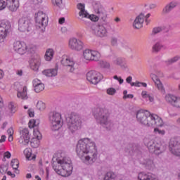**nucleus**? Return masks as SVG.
Returning <instances> with one entry per match:
<instances>
[{
  "mask_svg": "<svg viewBox=\"0 0 180 180\" xmlns=\"http://www.w3.org/2000/svg\"><path fill=\"white\" fill-rule=\"evenodd\" d=\"M123 49H124L127 53H133V49L128 44L123 45Z\"/></svg>",
  "mask_w": 180,
  "mask_h": 180,
  "instance_id": "52",
  "label": "nucleus"
},
{
  "mask_svg": "<svg viewBox=\"0 0 180 180\" xmlns=\"http://www.w3.org/2000/svg\"><path fill=\"white\" fill-rule=\"evenodd\" d=\"M76 152L82 162L86 165H92L98 160L95 142L91 141V139L88 138L79 140L76 146Z\"/></svg>",
  "mask_w": 180,
  "mask_h": 180,
  "instance_id": "1",
  "label": "nucleus"
},
{
  "mask_svg": "<svg viewBox=\"0 0 180 180\" xmlns=\"http://www.w3.org/2000/svg\"><path fill=\"white\" fill-rule=\"evenodd\" d=\"M131 86L140 87L141 86V82H132L131 83Z\"/></svg>",
  "mask_w": 180,
  "mask_h": 180,
  "instance_id": "56",
  "label": "nucleus"
},
{
  "mask_svg": "<svg viewBox=\"0 0 180 180\" xmlns=\"http://www.w3.org/2000/svg\"><path fill=\"white\" fill-rule=\"evenodd\" d=\"M19 8V1L18 0H11L10 1V5L8 6V9L11 12H16Z\"/></svg>",
  "mask_w": 180,
  "mask_h": 180,
  "instance_id": "33",
  "label": "nucleus"
},
{
  "mask_svg": "<svg viewBox=\"0 0 180 180\" xmlns=\"http://www.w3.org/2000/svg\"><path fill=\"white\" fill-rule=\"evenodd\" d=\"M169 150L174 155H180V138L175 137L170 139Z\"/></svg>",
  "mask_w": 180,
  "mask_h": 180,
  "instance_id": "13",
  "label": "nucleus"
},
{
  "mask_svg": "<svg viewBox=\"0 0 180 180\" xmlns=\"http://www.w3.org/2000/svg\"><path fill=\"white\" fill-rule=\"evenodd\" d=\"M113 64L115 65H120L122 70H126L127 68V62L124 58H115L113 60Z\"/></svg>",
  "mask_w": 180,
  "mask_h": 180,
  "instance_id": "28",
  "label": "nucleus"
},
{
  "mask_svg": "<svg viewBox=\"0 0 180 180\" xmlns=\"http://www.w3.org/2000/svg\"><path fill=\"white\" fill-rule=\"evenodd\" d=\"M77 9L80 11L79 12V17L78 19L79 20H82V22H85L86 25H88L89 22L88 20H91V22H96L99 20V17L95 15H89L88 12L85 10V4H78Z\"/></svg>",
  "mask_w": 180,
  "mask_h": 180,
  "instance_id": "6",
  "label": "nucleus"
},
{
  "mask_svg": "<svg viewBox=\"0 0 180 180\" xmlns=\"http://www.w3.org/2000/svg\"><path fill=\"white\" fill-rule=\"evenodd\" d=\"M8 167H9V165L8 164L1 165L0 166V174H2L3 175H4V174L6 172H8Z\"/></svg>",
  "mask_w": 180,
  "mask_h": 180,
  "instance_id": "45",
  "label": "nucleus"
},
{
  "mask_svg": "<svg viewBox=\"0 0 180 180\" xmlns=\"http://www.w3.org/2000/svg\"><path fill=\"white\" fill-rule=\"evenodd\" d=\"M26 50H27V46H26V44H23V46L17 51V53L23 55L26 53Z\"/></svg>",
  "mask_w": 180,
  "mask_h": 180,
  "instance_id": "48",
  "label": "nucleus"
},
{
  "mask_svg": "<svg viewBox=\"0 0 180 180\" xmlns=\"http://www.w3.org/2000/svg\"><path fill=\"white\" fill-rule=\"evenodd\" d=\"M31 2L34 5H39V4H41V0H31Z\"/></svg>",
  "mask_w": 180,
  "mask_h": 180,
  "instance_id": "61",
  "label": "nucleus"
},
{
  "mask_svg": "<svg viewBox=\"0 0 180 180\" xmlns=\"http://www.w3.org/2000/svg\"><path fill=\"white\" fill-rule=\"evenodd\" d=\"M23 44H25V43L21 42L20 41H15L13 44L15 51H18L23 46Z\"/></svg>",
  "mask_w": 180,
  "mask_h": 180,
  "instance_id": "43",
  "label": "nucleus"
},
{
  "mask_svg": "<svg viewBox=\"0 0 180 180\" xmlns=\"http://www.w3.org/2000/svg\"><path fill=\"white\" fill-rule=\"evenodd\" d=\"M83 57L85 60L89 61H99V58H101V53L96 51L86 49L83 52Z\"/></svg>",
  "mask_w": 180,
  "mask_h": 180,
  "instance_id": "14",
  "label": "nucleus"
},
{
  "mask_svg": "<svg viewBox=\"0 0 180 180\" xmlns=\"http://www.w3.org/2000/svg\"><path fill=\"white\" fill-rule=\"evenodd\" d=\"M34 136L35 138H33L30 142L31 147L32 148H37L40 146V140H41V133L39 131V129H34Z\"/></svg>",
  "mask_w": 180,
  "mask_h": 180,
  "instance_id": "20",
  "label": "nucleus"
},
{
  "mask_svg": "<svg viewBox=\"0 0 180 180\" xmlns=\"http://www.w3.org/2000/svg\"><path fill=\"white\" fill-rule=\"evenodd\" d=\"M7 133H8V136H13V127H10L7 130Z\"/></svg>",
  "mask_w": 180,
  "mask_h": 180,
  "instance_id": "59",
  "label": "nucleus"
},
{
  "mask_svg": "<svg viewBox=\"0 0 180 180\" xmlns=\"http://www.w3.org/2000/svg\"><path fill=\"white\" fill-rule=\"evenodd\" d=\"M33 27V24L30 19L22 17L18 20V30L20 32H30Z\"/></svg>",
  "mask_w": 180,
  "mask_h": 180,
  "instance_id": "9",
  "label": "nucleus"
},
{
  "mask_svg": "<svg viewBox=\"0 0 180 180\" xmlns=\"http://www.w3.org/2000/svg\"><path fill=\"white\" fill-rule=\"evenodd\" d=\"M53 169L61 176H67L72 172V165H71V159L64 153L58 154L56 162L52 163Z\"/></svg>",
  "mask_w": 180,
  "mask_h": 180,
  "instance_id": "2",
  "label": "nucleus"
},
{
  "mask_svg": "<svg viewBox=\"0 0 180 180\" xmlns=\"http://www.w3.org/2000/svg\"><path fill=\"white\" fill-rule=\"evenodd\" d=\"M105 24H93L91 25L92 33L98 37H105L108 36V30Z\"/></svg>",
  "mask_w": 180,
  "mask_h": 180,
  "instance_id": "11",
  "label": "nucleus"
},
{
  "mask_svg": "<svg viewBox=\"0 0 180 180\" xmlns=\"http://www.w3.org/2000/svg\"><path fill=\"white\" fill-rule=\"evenodd\" d=\"M24 154L29 161H32V160L36 159V155H33L32 156V149L30 148H26L24 150Z\"/></svg>",
  "mask_w": 180,
  "mask_h": 180,
  "instance_id": "36",
  "label": "nucleus"
},
{
  "mask_svg": "<svg viewBox=\"0 0 180 180\" xmlns=\"http://www.w3.org/2000/svg\"><path fill=\"white\" fill-rule=\"evenodd\" d=\"M179 60V56H174L167 60H166L165 63L166 65H172L174 63H176Z\"/></svg>",
  "mask_w": 180,
  "mask_h": 180,
  "instance_id": "41",
  "label": "nucleus"
},
{
  "mask_svg": "<svg viewBox=\"0 0 180 180\" xmlns=\"http://www.w3.org/2000/svg\"><path fill=\"white\" fill-rule=\"evenodd\" d=\"M40 124V120L37 119V120H31L29 122V127L30 129H37L39 125Z\"/></svg>",
  "mask_w": 180,
  "mask_h": 180,
  "instance_id": "37",
  "label": "nucleus"
},
{
  "mask_svg": "<svg viewBox=\"0 0 180 180\" xmlns=\"http://www.w3.org/2000/svg\"><path fill=\"white\" fill-rule=\"evenodd\" d=\"M18 98H21V99H27V87L24 86L22 92H18L17 94Z\"/></svg>",
  "mask_w": 180,
  "mask_h": 180,
  "instance_id": "38",
  "label": "nucleus"
},
{
  "mask_svg": "<svg viewBox=\"0 0 180 180\" xmlns=\"http://www.w3.org/2000/svg\"><path fill=\"white\" fill-rule=\"evenodd\" d=\"M142 98L149 102H154V96L153 95L147 94V91H142L141 93Z\"/></svg>",
  "mask_w": 180,
  "mask_h": 180,
  "instance_id": "39",
  "label": "nucleus"
},
{
  "mask_svg": "<svg viewBox=\"0 0 180 180\" xmlns=\"http://www.w3.org/2000/svg\"><path fill=\"white\" fill-rule=\"evenodd\" d=\"M116 178V174L113 172H108L104 176V180H113Z\"/></svg>",
  "mask_w": 180,
  "mask_h": 180,
  "instance_id": "40",
  "label": "nucleus"
},
{
  "mask_svg": "<svg viewBox=\"0 0 180 180\" xmlns=\"http://www.w3.org/2000/svg\"><path fill=\"white\" fill-rule=\"evenodd\" d=\"M164 77V74L162 73L161 71H157L156 74L151 73L150 74V77L156 86L158 87V89L160 91H162L164 89V86H162V83H161V80H160V78Z\"/></svg>",
  "mask_w": 180,
  "mask_h": 180,
  "instance_id": "18",
  "label": "nucleus"
},
{
  "mask_svg": "<svg viewBox=\"0 0 180 180\" xmlns=\"http://www.w3.org/2000/svg\"><path fill=\"white\" fill-rule=\"evenodd\" d=\"M162 49H164V50H165L167 47L164 46L162 44H161V42H156L152 46V53L157 54L161 51Z\"/></svg>",
  "mask_w": 180,
  "mask_h": 180,
  "instance_id": "31",
  "label": "nucleus"
},
{
  "mask_svg": "<svg viewBox=\"0 0 180 180\" xmlns=\"http://www.w3.org/2000/svg\"><path fill=\"white\" fill-rule=\"evenodd\" d=\"M150 126H156L157 127H162L164 126V122L161 117H158L157 115H152L151 120L149 124V127Z\"/></svg>",
  "mask_w": 180,
  "mask_h": 180,
  "instance_id": "23",
  "label": "nucleus"
},
{
  "mask_svg": "<svg viewBox=\"0 0 180 180\" xmlns=\"http://www.w3.org/2000/svg\"><path fill=\"white\" fill-rule=\"evenodd\" d=\"M11 30V23L8 21L0 22V43H4Z\"/></svg>",
  "mask_w": 180,
  "mask_h": 180,
  "instance_id": "12",
  "label": "nucleus"
},
{
  "mask_svg": "<svg viewBox=\"0 0 180 180\" xmlns=\"http://www.w3.org/2000/svg\"><path fill=\"white\" fill-rule=\"evenodd\" d=\"M178 6V2L173 1L170 3L167 4L165 8L162 10L163 13H169L171 11H173V9H175Z\"/></svg>",
  "mask_w": 180,
  "mask_h": 180,
  "instance_id": "30",
  "label": "nucleus"
},
{
  "mask_svg": "<svg viewBox=\"0 0 180 180\" xmlns=\"http://www.w3.org/2000/svg\"><path fill=\"white\" fill-rule=\"evenodd\" d=\"M165 101L167 103H170L172 106L180 108V97H177L172 94H167L165 96Z\"/></svg>",
  "mask_w": 180,
  "mask_h": 180,
  "instance_id": "21",
  "label": "nucleus"
},
{
  "mask_svg": "<svg viewBox=\"0 0 180 180\" xmlns=\"http://www.w3.org/2000/svg\"><path fill=\"white\" fill-rule=\"evenodd\" d=\"M93 115L103 127L106 129L108 131L112 130L113 127V122L109 120L110 117V111L105 107L94 108L92 110Z\"/></svg>",
  "mask_w": 180,
  "mask_h": 180,
  "instance_id": "3",
  "label": "nucleus"
},
{
  "mask_svg": "<svg viewBox=\"0 0 180 180\" xmlns=\"http://www.w3.org/2000/svg\"><path fill=\"white\" fill-rule=\"evenodd\" d=\"M107 94L108 95H115L116 94V89L115 88H109L107 89Z\"/></svg>",
  "mask_w": 180,
  "mask_h": 180,
  "instance_id": "51",
  "label": "nucleus"
},
{
  "mask_svg": "<svg viewBox=\"0 0 180 180\" xmlns=\"http://www.w3.org/2000/svg\"><path fill=\"white\" fill-rule=\"evenodd\" d=\"M8 110L10 113L13 115V113H15L16 112V105H15V103L10 102L8 103Z\"/></svg>",
  "mask_w": 180,
  "mask_h": 180,
  "instance_id": "42",
  "label": "nucleus"
},
{
  "mask_svg": "<svg viewBox=\"0 0 180 180\" xmlns=\"http://www.w3.org/2000/svg\"><path fill=\"white\" fill-rule=\"evenodd\" d=\"M28 115L30 117H34V111H31V110H28Z\"/></svg>",
  "mask_w": 180,
  "mask_h": 180,
  "instance_id": "63",
  "label": "nucleus"
},
{
  "mask_svg": "<svg viewBox=\"0 0 180 180\" xmlns=\"http://www.w3.org/2000/svg\"><path fill=\"white\" fill-rule=\"evenodd\" d=\"M56 5L58 8H61L63 6V0H56Z\"/></svg>",
  "mask_w": 180,
  "mask_h": 180,
  "instance_id": "57",
  "label": "nucleus"
},
{
  "mask_svg": "<svg viewBox=\"0 0 180 180\" xmlns=\"http://www.w3.org/2000/svg\"><path fill=\"white\" fill-rule=\"evenodd\" d=\"M30 65L33 71H38L39 68L40 67V57L37 56L35 58H32L30 60Z\"/></svg>",
  "mask_w": 180,
  "mask_h": 180,
  "instance_id": "27",
  "label": "nucleus"
},
{
  "mask_svg": "<svg viewBox=\"0 0 180 180\" xmlns=\"http://www.w3.org/2000/svg\"><path fill=\"white\" fill-rule=\"evenodd\" d=\"M20 141L24 144V146H27L30 142V135L29 134V129L24 128L20 130Z\"/></svg>",
  "mask_w": 180,
  "mask_h": 180,
  "instance_id": "22",
  "label": "nucleus"
},
{
  "mask_svg": "<svg viewBox=\"0 0 180 180\" xmlns=\"http://www.w3.org/2000/svg\"><path fill=\"white\" fill-rule=\"evenodd\" d=\"M86 79L91 84L96 85L101 82V77H99V73L95 70H91L87 72Z\"/></svg>",
  "mask_w": 180,
  "mask_h": 180,
  "instance_id": "17",
  "label": "nucleus"
},
{
  "mask_svg": "<svg viewBox=\"0 0 180 180\" xmlns=\"http://www.w3.org/2000/svg\"><path fill=\"white\" fill-rule=\"evenodd\" d=\"M145 146L155 155H160L167 150V143L160 139H145Z\"/></svg>",
  "mask_w": 180,
  "mask_h": 180,
  "instance_id": "4",
  "label": "nucleus"
},
{
  "mask_svg": "<svg viewBox=\"0 0 180 180\" xmlns=\"http://www.w3.org/2000/svg\"><path fill=\"white\" fill-rule=\"evenodd\" d=\"M149 63V67H150V72H153L155 68V65L153 64V61H148Z\"/></svg>",
  "mask_w": 180,
  "mask_h": 180,
  "instance_id": "55",
  "label": "nucleus"
},
{
  "mask_svg": "<svg viewBox=\"0 0 180 180\" xmlns=\"http://www.w3.org/2000/svg\"><path fill=\"white\" fill-rule=\"evenodd\" d=\"M35 92L39 94L44 89V84L39 79H34L32 82Z\"/></svg>",
  "mask_w": 180,
  "mask_h": 180,
  "instance_id": "29",
  "label": "nucleus"
},
{
  "mask_svg": "<svg viewBox=\"0 0 180 180\" xmlns=\"http://www.w3.org/2000/svg\"><path fill=\"white\" fill-rule=\"evenodd\" d=\"M131 81H133V77L131 76H129L128 77H127L126 82L127 84H129L130 85H131V84H133V82H131Z\"/></svg>",
  "mask_w": 180,
  "mask_h": 180,
  "instance_id": "58",
  "label": "nucleus"
},
{
  "mask_svg": "<svg viewBox=\"0 0 180 180\" xmlns=\"http://www.w3.org/2000/svg\"><path fill=\"white\" fill-rule=\"evenodd\" d=\"M161 29H163L162 30V32H164V33H168V32H169V28L165 27V26H162V27H160Z\"/></svg>",
  "mask_w": 180,
  "mask_h": 180,
  "instance_id": "62",
  "label": "nucleus"
},
{
  "mask_svg": "<svg viewBox=\"0 0 180 180\" xmlns=\"http://www.w3.org/2000/svg\"><path fill=\"white\" fill-rule=\"evenodd\" d=\"M4 157H6V158H11L12 155L8 151H7L4 153Z\"/></svg>",
  "mask_w": 180,
  "mask_h": 180,
  "instance_id": "64",
  "label": "nucleus"
},
{
  "mask_svg": "<svg viewBox=\"0 0 180 180\" xmlns=\"http://www.w3.org/2000/svg\"><path fill=\"white\" fill-rule=\"evenodd\" d=\"M53 57H54V49H48L44 56L46 61H51V60H53Z\"/></svg>",
  "mask_w": 180,
  "mask_h": 180,
  "instance_id": "35",
  "label": "nucleus"
},
{
  "mask_svg": "<svg viewBox=\"0 0 180 180\" xmlns=\"http://www.w3.org/2000/svg\"><path fill=\"white\" fill-rule=\"evenodd\" d=\"M151 116L152 115L150 114V112L148 111L143 112L139 110L136 112L137 122H139V123H141V124L147 126L148 127H150V122H151Z\"/></svg>",
  "mask_w": 180,
  "mask_h": 180,
  "instance_id": "8",
  "label": "nucleus"
},
{
  "mask_svg": "<svg viewBox=\"0 0 180 180\" xmlns=\"http://www.w3.org/2000/svg\"><path fill=\"white\" fill-rule=\"evenodd\" d=\"M42 74L46 77H56L58 74V70L57 68L45 70L42 72Z\"/></svg>",
  "mask_w": 180,
  "mask_h": 180,
  "instance_id": "34",
  "label": "nucleus"
},
{
  "mask_svg": "<svg viewBox=\"0 0 180 180\" xmlns=\"http://www.w3.org/2000/svg\"><path fill=\"white\" fill-rule=\"evenodd\" d=\"M154 131L156 133V134H160L161 136H164V134H165V131L161 130L158 128H155Z\"/></svg>",
  "mask_w": 180,
  "mask_h": 180,
  "instance_id": "53",
  "label": "nucleus"
},
{
  "mask_svg": "<svg viewBox=\"0 0 180 180\" xmlns=\"http://www.w3.org/2000/svg\"><path fill=\"white\" fill-rule=\"evenodd\" d=\"M139 148H140L139 145L136 143H130L126 146L125 152L128 153V154H130L131 153L139 150Z\"/></svg>",
  "mask_w": 180,
  "mask_h": 180,
  "instance_id": "32",
  "label": "nucleus"
},
{
  "mask_svg": "<svg viewBox=\"0 0 180 180\" xmlns=\"http://www.w3.org/2000/svg\"><path fill=\"white\" fill-rule=\"evenodd\" d=\"M49 121L51 124V130L57 131L63 127V118L61 114L57 112H51L49 115Z\"/></svg>",
  "mask_w": 180,
  "mask_h": 180,
  "instance_id": "7",
  "label": "nucleus"
},
{
  "mask_svg": "<svg viewBox=\"0 0 180 180\" xmlns=\"http://www.w3.org/2000/svg\"><path fill=\"white\" fill-rule=\"evenodd\" d=\"M11 166L13 169H18V168H19V160H18V159H13L11 162Z\"/></svg>",
  "mask_w": 180,
  "mask_h": 180,
  "instance_id": "44",
  "label": "nucleus"
},
{
  "mask_svg": "<svg viewBox=\"0 0 180 180\" xmlns=\"http://www.w3.org/2000/svg\"><path fill=\"white\" fill-rule=\"evenodd\" d=\"M100 65H101V67H102V68H110V64H109V63H108L105 60H101Z\"/></svg>",
  "mask_w": 180,
  "mask_h": 180,
  "instance_id": "49",
  "label": "nucleus"
},
{
  "mask_svg": "<svg viewBox=\"0 0 180 180\" xmlns=\"http://www.w3.org/2000/svg\"><path fill=\"white\" fill-rule=\"evenodd\" d=\"M94 11L98 15V18H101L102 20H105L106 19V16H108V13L105 7L102 6V4L99 3H96L94 5Z\"/></svg>",
  "mask_w": 180,
  "mask_h": 180,
  "instance_id": "19",
  "label": "nucleus"
},
{
  "mask_svg": "<svg viewBox=\"0 0 180 180\" xmlns=\"http://www.w3.org/2000/svg\"><path fill=\"white\" fill-rule=\"evenodd\" d=\"M138 179L139 180H158L155 178V176L151 172H141L138 175Z\"/></svg>",
  "mask_w": 180,
  "mask_h": 180,
  "instance_id": "24",
  "label": "nucleus"
},
{
  "mask_svg": "<svg viewBox=\"0 0 180 180\" xmlns=\"http://www.w3.org/2000/svg\"><path fill=\"white\" fill-rule=\"evenodd\" d=\"M62 65H64V67H67V70L69 72H75L77 70V63L70 58H63L60 61Z\"/></svg>",
  "mask_w": 180,
  "mask_h": 180,
  "instance_id": "15",
  "label": "nucleus"
},
{
  "mask_svg": "<svg viewBox=\"0 0 180 180\" xmlns=\"http://www.w3.org/2000/svg\"><path fill=\"white\" fill-rule=\"evenodd\" d=\"M144 23V14L141 13L138 15L134 21L133 26L135 29H141Z\"/></svg>",
  "mask_w": 180,
  "mask_h": 180,
  "instance_id": "25",
  "label": "nucleus"
},
{
  "mask_svg": "<svg viewBox=\"0 0 180 180\" xmlns=\"http://www.w3.org/2000/svg\"><path fill=\"white\" fill-rule=\"evenodd\" d=\"M163 28H161V27H155L153 29L152 31V36H155V34H158V33H161L162 32Z\"/></svg>",
  "mask_w": 180,
  "mask_h": 180,
  "instance_id": "47",
  "label": "nucleus"
},
{
  "mask_svg": "<svg viewBox=\"0 0 180 180\" xmlns=\"http://www.w3.org/2000/svg\"><path fill=\"white\" fill-rule=\"evenodd\" d=\"M69 49L75 51H81L84 49V42L76 38H72L69 40Z\"/></svg>",
  "mask_w": 180,
  "mask_h": 180,
  "instance_id": "16",
  "label": "nucleus"
},
{
  "mask_svg": "<svg viewBox=\"0 0 180 180\" xmlns=\"http://www.w3.org/2000/svg\"><path fill=\"white\" fill-rule=\"evenodd\" d=\"M134 98V96L133 94H127V96H123V99H133Z\"/></svg>",
  "mask_w": 180,
  "mask_h": 180,
  "instance_id": "60",
  "label": "nucleus"
},
{
  "mask_svg": "<svg viewBox=\"0 0 180 180\" xmlns=\"http://www.w3.org/2000/svg\"><path fill=\"white\" fill-rule=\"evenodd\" d=\"M66 123L69 131H70L72 134H74L75 131L81 129L82 126V118L79 114L72 112L66 117Z\"/></svg>",
  "mask_w": 180,
  "mask_h": 180,
  "instance_id": "5",
  "label": "nucleus"
},
{
  "mask_svg": "<svg viewBox=\"0 0 180 180\" xmlns=\"http://www.w3.org/2000/svg\"><path fill=\"white\" fill-rule=\"evenodd\" d=\"M111 44L112 46H117V38L112 37L111 38Z\"/></svg>",
  "mask_w": 180,
  "mask_h": 180,
  "instance_id": "54",
  "label": "nucleus"
},
{
  "mask_svg": "<svg viewBox=\"0 0 180 180\" xmlns=\"http://www.w3.org/2000/svg\"><path fill=\"white\" fill-rule=\"evenodd\" d=\"M36 26L41 29V27H46L49 23V18L46 13L43 11H39L35 14Z\"/></svg>",
  "mask_w": 180,
  "mask_h": 180,
  "instance_id": "10",
  "label": "nucleus"
},
{
  "mask_svg": "<svg viewBox=\"0 0 180 180\" xmlns=\"http://www.w3.org/2000/svg\"><path fill=\"white\" fill-rule=\"evenodd\" d=\"M8 3L6 2L4 0H0V11H3V9H5L6 6H8Z\"/></svg>",
  "mask_w": 180,
  "mask_h": 180,
  "instance_id": "50",
  "label": "nucleus"
},
{
  "mask_svg": "<svg viewBox=\"0 0 180 180\" xmlns=\"http://www.w3.org/2000/svg\"><path fill=\"white\" fill-rule=\"evenodd\" d=\"M37 108L38 110H44V109H46V103H43V101H38Z\"/></svg>",
  "mask_w": 180,
  "mask_h": 180,
  "instance_id": "46",
  "label": "nucleus"
},
{
  "mask_svg": "<svg viewBox=\"0 0 180 180\" xmlns=\"http://www.w3.org/2000/svg\"><path fill=\"white\" fill-rule=\"evenodd\" d=\"M143 165L146 169H154L155 164L154 163V158L150 157L143 160Z\"/></svg>",
  "mask_w": 180,
  "mask_h": 180,
  "instance_id": "26",
  "label": "nucleus"
}]
</instances>
